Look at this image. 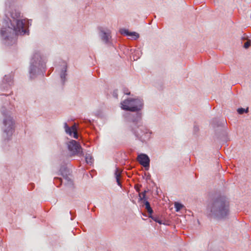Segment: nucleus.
Returning <instances> with one entry per match:
<instances>
[{"instance_id":"1","label":"nucleus","mask_w":251,"mask_h":251,"mask_svg":"<svg viewBox=\"0 0 251 251\" xmlns=\"http://www.w3.org/2000/svg\"><path fill=\"white\" fill-rule=\"evenodd\" d=\"M15 0H6L5 3L4 17L0 25V37L2 43L5 46L15 44L19 35H28V27L32 20L25 22L21 17V12L13 6Z\"/></svg>"},{"instance_id":"2","label":"nucleus","mask_w":251,"mask_h":251,"mask_svg":"<svg viewBox=\"0 0 251 251\" xmlns=\"http://www.w3.org/2000/svg\"><path fill=\"white\" fill-rule=\"evenodd\" d=\"M230 214L229 199L225 195H219L210 199L206 207V216L209 219L225 220Z\"/></svg>"},{"instance_id":"3","label":"nucleus","mask_w":251,"mask_h":251,"mask_svg":"<svg viewBox=\"0 0 251 251\" xmlns=\"http://www.w3.org/2000/svg\"><path fill=\"white\" fill-rule=\"evenodd\" d=\"M0 100L1 101L0 111L3 117V142L6 144L11 139V136L14 132V122L13 117L11 116V110L13 106L9 101V99L7 98L9 95L2 94L0 95Z\"/></svg>"},{"instance_id":"4","label":"nucleus","mask_w":251,"mask_h":251,"mask_svg":"<svg viewBox=\"0 0 251 251\" xmlns=\"http://www.w3.org/2000/svg\"><path fill=\"white\" fill-rule=\"evenodd\" d=\"M122 109L134 113H126L124 115L127 122L138 123L142 120V113L141 110L144 107V100L140 98H129L121 102Z\"/></svg>"},{"instance_id":"5","label":"nucleus","mask_w":251,"mask_h":251,"mask_svg":"<svg viewBox=\"0 0 251 251\" xmlns=\"http://www.w3.org/2000/svg\"><path fill=\"white\" fill-rule=\"evenodd\" d=\"M47 62L46 57L40 51H34L30 57L28 67L29 77L30 79H33L38 75H44Z\"/></svg>"},{"instance_id":"6","label":"nucleus","mask_w":251,"mask_h":251,"mask_svg":"<svg viewBox=\"0 0 251 251\" xmlns=\"http://www.w3.org/2000/svg\"><path fill=\"white\" fill-rule=\"evenodd\" d=\"M128 123L129 130L134 136L135 140L140 142L143 145H147L151 138L152 131L143 125L142 120L138 123Z\"/></svg>"},{"instance_id":"7","label":"nucleus","mask_w":251,"mask_h":251,"mask_svg":"<svg viewBox=\"0 0 251 251\" xmlns=\"http://www.w3.org/2000/svg\"><path fill=\"white\" fill-rule=\"evenodd\" d=\"M211 124L215 129L216 138L218 140L225 141L227 135V131L224 128L225 120L223 118H215L211 120Z\"/></svg>"},{"instance_id":"8","label":"nucleus","mask_w":251,"mask_h":251,"mask_svg":"<svg viewBox=\"0 0 251 251\" xmlns=\"http://www.w3.org/2000/svg\"><path fill=\"white\" fill-rule=\"evenodd\" d=\"M67 148L70 152V156L77 155L81 157L84 155L83 149L80 143L74 140H71L67 144Z\"/></svg>"},{"instance_id":"9","label":"nucleus","mask_w":251,"mask_h":251,"mask_svg":"<svg viewBox=\"0 0 251 251\" xmlns=\"http://www.w3.org/2000/svg\"><path fill=\"white\" fill-rule=\"evenodd\" d=\"M68 65L66 62L61 61L60 64L56 67V72L59 75L61 83L62 85H64L67 80L66 76L67 75Z\"/></svg>"},{"instance_id":"10","label":"nucleus","mask_w":251,"mask_h":251,"mask_svg":"<svg viewBox=\"0 0 251 251\" xmlns=\"http://www.w3.org/2000/svg\"><path fill=\"white\" fill-rule=\"evenodd\" d=\"M13 76L12 74L5 75L0 83V89L5 91L10 89L13 85Z\"/></svg>"},{"instance_id":"11","label":"nucleus","mask_w":251,"mask_h":251,"mask_svg":"<svg viewBox=\"0 0 251 251\" xmlns=\"http://www.w3.org/2000/svg\"><path fill=\"white\" fill-rule=\"evenodd\" d=\"M99 36L101 41L106 45H111L110 41L111 38V31L108 29H104L100 27L99 28Z\"/></svg>"},{"instance_id":"12","label":"nucleus","mask_w":251,"mask_h":251,"mask_svg":"<svg viewBox=\"0 0 251 251\" xmlns=\"http://www.w3.org/2000/svg\"><path fill=\"white\" fill-rule=\"evenodd\" d=\"M138 160L140 164L143 166L146 170H149L151 160L147 154L143 153L139 154L138 155Z\"/></svg>"},{"instance_id":"13","label":"nucleus","mask_w":251,"mask_h":251,"mask_svg":"<svg viewBox=\"0 0 251 251\" xmlns=\"http://www.w3.org/2000/svg\"><path fill=\"white\" fill-rule=\"evenodd\" d=\"M64 178L66 180L65 185L68 189L67 191V195L70 197H74L75 195V189L73 181L69 176L67 178Z\"/></svg>"},{"instance_id":"14","label":"nucleus","mask_w":251,"mask_h":251,"mask_svg":"<svg viewBox=\"0 0 251 251\" xmlns=\"http://www.w3.org/2000/svg\"><path fill=\"white\" fill-rule=\"evenodd\" d=\"M59 172L60 173L61 175L64 178H67L68 176L70 175L71 171L70 169L67 167V165H62L60 167Z\"/></svg>"},{"instance_id":"15","label":"nucleus","mask_w":251,"mask_h":251,"mask_svg":"<svg viewBox=\"0 0 251 251\" xmlns=\"http://www.w3.org/2000/svg\"><path fill=\"white\" fill-rule=\"evenodd\" d=\"M142 201L145 206V208L148 212L149 214H152L153 211L149 201L147 200V199L142 200V201Z\"/></svg>"},{"instance_id":"16","label":"nucleus","mask_w":251,"mask_h":251,"mask_svg":"<svg viewBox=\"0 0 251 251\" xmlns=\"http://www.w3.org/2000/svg\"><path fill=\"white\" fill-rule=\"evenodd\" d=\"M121 174V172L120 171L118 167H116L114 172V176L116 180V182L118 186H121V183L120 181V176Z\"/></svg>"},{"instance_id":"17","label":"nucleus","mask_w":251,"mask_h":251,"mask_svg":"<svg viewBox=\"0 0 251 251\" xmlns=\"http://www.w3.org/2000/svg\"><path fill=\"white\" fill-rule=\"evenodd\" d=\"M64 127L65 130V132L67 134H69L70 136L72 135V132L75 129L74 127H70L66 122H65L64 124Z\"/></svg>"},{"instance_id":"18","label":"nucleus","mask_w":251,"mask_h":251,"mask_svg":"<svg viewBox=\"0 0 251 251\" xmlns=\"http://www.w3.org/2000/svg\"><path fill=\"white\" fill-rule=\"evenodd\" d=\"M149 217L160 225L164 224L162 221L159 219L158 216L153 215L152 214H149Z\"/></svg>"},{"instance_id":"19","label":"nucleus","mask_w":251,"mask_h":251,"mask_svg":"<svg viewBox=\"0 0 251 251\" xmlns=\"http://www.w3.org/2000/svg\"><path fill=\"white\" fill-rule=\"evenodd\" d=\"M149 192V189L144 190L142 193H139V201L147 199L146 194Z\"/></svg>"},{"instance_id":"20","label":"nucleus","mask_w":251,"mask_h":251,"mask_svg":"<svg viewBox=\"0 0 251 251\" xmlns=\"http://www.w3.org/2000/svg\"><path fill=\"white\" fill-rule=\"evenodd\" d=\"M128 37H130L132 40H136L139 37V34L135 31H130Z\"/></svg>"},{"instance_id":"21","label":"nucleus","mask_w":251,"mask_h":251,"mask_svg":"<svg viewBox=\"0 0 251 251\" xmlns=\"http://www.w3.org/2000/svg\"><path fill=\"white\" fill-rule=\"evenodd\" d=\"M85 159L86 163L90 165L93 163V161L94 160L92 156L90 154H86Z\"/></svg>"},{"instance_id":"22","label":"nucleus","mask_w":251,"mask_h":251,"mask_svg":"<svg viewBox=\"0 0 251 251\" xmlns=\"http://www.w3.org/2000/svg\"><path fill=\"white\" fill-rule=\"evenodd\" d=\"M237 111L239 114H243L244 113H247L249 112V108H244L242 107L238 108Z\"/></svg>"},{"instance_id":"23","label":"nucleus","mask_w":251,"mask_h":251,"mask_svg":"<svg viewBox=\"0 0 251 251\" xmlns=\"http://www.w3.org/2000/svg\"><path fill=\"white\" fill-rule=\"evenodd\" d=\"M183 207V205L179 202H176L175 203V208L176 212L179 211Z\"/></svg>"},{"instance_id":"24","label":"nucleus","mask_w":251,"mask_h":251,"mask_svg":"<svg viewBox=\"0 0 251 251\" xmlns=\"http://www.w3.org/2000/svg\"><path fill=\"white\" fill-rule=\"evenodd\" d=\"M142 52L140 50H137L135 52V54L133 55V59L134 60H137L140 58V56L142 54Z\"/></svg>"},{"instance_id":"25","label":"nucleus","mask_w":251,"mask_h":251,"mask_svg":"<svg viewBox=\"0 0 251 251\" xmlns=\"http://www.w3.org/2000/svg\"><path fill=\"white\" fill-rule=\"evenodd\" d=\"M130 32V31L126 28H122L120 30V33L121 34H124L127 37L129 36Z\"/></svg>"},{"instance_id":"26","label":"nucleus","mask_w":251,"mask_h":251,"mask_svg":"<svg viewBox=\"0 0 251 251\" xmlns=\"http://www.w3.org/2000/svg\"><path fill=\"white\" fill-rule=\"evenodd\" d=\"M122 91L125 95H130V92L127 87L123 86L122 88Z\"/></svg>"},{"instance_id":"27","label":"nucleus","mask_w":251,"mask_h":251,"mask_svg":"<svg viewBox=\"0 0 251 251\" xmlns=\"http://www.w3.org/2000/svg\"><path fill=\"white\" fill-rule=\"evenodd\" d=\"M54 180H55V182L54 183H56L57 181H58L59 184L58 185H57V187H59L60 186L62 183H63V180H62V179L61 178H59V177H55L54 178Z\"/></svg>"},{"instance_id":"28","label":"nucleus","mask_w":251,"mask_h":251,"mask_svg":"<svg viewBox=\"0 0 251 251\" xmlns=\"http://www.w3.org/2000/svg\"><path fill=\"white\" fill-rule=\"evenodd\" d=\"M113 97L116 99H118V91L117 89H115L113 91L112 94Z\"/></svg>"},{"instance_id":"29","label":"nucleus","mask_w":251,"mask_h":251,"mask_svg":"<svg viewBox=\"0 0 251 251\" xmlns=\"http://www.w3.org/2000/svg\"><path fill=\"white\" fill-rule=\"evenodd\" d=\"M251 42L250 41H248L247 42H246L244 45V48L245 49H248L250 46H251Z\"/></svg>"},{"instance_id":"30","label":"nucleus","mask_w":251,"mask_h":251,"mask_svg":"<svg viewBox=\"0 0 251 251\" xmlns=\"http://www.w3.org/2000/svg\"><path fill=\"white\" fill-rule=\"evenodd\" d=\"M141 187V185H139V184H136L134 186V188L136 190V191L139 193H140V187Z\"/></svg>"},{"instance_id":"31","label":"nucleus","mask_w":251,"mask_h":251,"mask_svg":"<svg viewBox=\"0 0 251 251\" xmlns=\"http://www.w3.org/2000/svg\"><path fill=\"white\" fill-rule=\"evenodd\" d=\"M72 135H73V137L75 139H77L78 137V135L77 132L75 131V130L73 131Z\"/></svg>"},{"instance_id":"32","label":"nucleus","mask_w":251,"mask_h":251,"mask_svg":"<svg viewBox=\"0 0 251 251\" xmlns=\"http://www.w3.org/2000/svg\"><path fill=\"white\" fill-rule=\"evenodd\" d=\"M199 130V126L197 125H195L194 126V132L195 134H196Z\"/></svg>"},{"instance_id":"33","label":"nucleus","mask_w":251,"mask_h":251,"mask_svg":"<svg viewBox=\"0 0 251 251\" xmlns=\"http://www.w3.org/2000/svg\"><path fill=\"white\" fill-rule=\"evenodd\" d=\"M70 214L72 216L71 218V220L73 221L74 219V218L75 217V215H73V213L72 211H70Z\"/></svg>"}]
</instances>
